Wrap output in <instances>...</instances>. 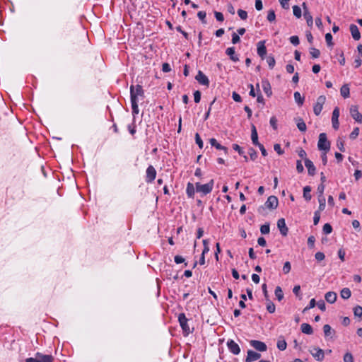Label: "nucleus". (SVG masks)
Returning a JSON list of instances; mask_svg holds the SVG:
<instances>
[{
    "mask_svg": "<svg viewBox=\"0 0 362 362\" xmlns=\"http://www.w3.org/2000/svg\"><path fill=\"white\" fill-rule=\"evenodd\" d=\"M301 332L306 334H312L313 329L312 327L308 323H303L300 326Z\"/></svg>",
    "mask_w": 362,
    "mask_h": 362,
    "instance_id": "obj_26",
    "label": "nucleus"
},
{
    "mask_svg": "<svg viewBox=\"0 0 362 362\" xmlns=\"http://www.w3.org/2000/svg\"><path fill=\"white\" fill-rule=\"evenodd\" d=\"M214 180H211L208 183L202 185L199 182L196 183V191L201 192L204 195L210 193L212 191L214 187Z\"/></svg>",
    "mask_w": 362,
    "mask_h": 362,
    "instance_id": "obj_2",
    "label": "nucleus"
},
{
    "mask_svg": "<svg viewBox=\"0 0 362 362\" xmlns=\"http://www.w3.org/2000/svg\"><path fill=\"white\" fill-rule=\"evenodd\" d=\"M209 143L212 146H214L218 150H223L226 154L228 153V148L222 145H221L216 139L211 138L209 139Z\"/></svg>",
    "mask_w": 362,
    "mask_h": 362,
    "instance_id": "obj_21",
    "label": "nucleus"
},
{
    "mask_svg": "<svg viewBox=\"0 0 362 362\" xmlns=\"http://www.w3.org/2000/svg\"><path fill=\"white\" fill-rule=\"evenodd\" d=\"M322 230L325 234H329L332 231V227L329 223H325L323 226Z\"/></svg>",
    "mask_w": 362,
    "mask_h": 362,
    "instance_id": "obj_45",
    "label": "nucleus"
},
{
    "mask_svg": "<svg viewBox=\"0 0 362 362\" xmlns=\"http://www.w3.org/2000/svg\"><path fill=\"white\" fill-rule=\"evenodd\" d=\"M350 115L358 123H362V115L358 112L356 105H351L349 109Z\"/></svg>",
    "mask_w": 362,
    "mask_h": 362,
    "instance_id": "obj_7",
    "label": "nucleus"
},
{
    "mask_svg": "<svg viewBox=\"0 0 362 362\" xmlns=\"http://www.w3.org/2000/svg\"><path fill=\"white\" fill-rule=\"evenodd\" d=\"M311 187L310 186H305L303 188V197L306 201H310L312 196L310 194Z\"/></svg>",
    "mask_w": 362,
    "mask_h": 362,
    "instance_id": "obj_29",
    "label": "nucleus"
},
{
    "mask_svg": "<svg viewBox=\"0 0 362 362\" xmlns=\"http://www.w3.org/2000/svg\"><path fill=\"white\" fill-rule=\"evenodd\" d=\"M291 269V263L289 262H286L283 267V272L286 274L290 272Z\"/></svg>",
    "mask_w": 362,
    "mask_h": 362,
    "instance_id": "obj_49",
    "label": "nucleus"
},
{
    "mask_svg": "<svg viewBox=\"0 0 362 362\" xmlns=\"http://www.w3.org/2000/svg\"><path fill=\"white\" fill-rule=\"evenodd\" d=\"M339 108L338 107H336L332 112V127L336 130L338 129L339 127Z\"/></svg>",
    "mask_w": 362,
    "mask_h": 362,
    "instance_id": "obj_9",
    "label": "nucleus"
},
{
    "mask_svg": "<svg viewBox=\"0 0 362 362\" xmlns=\"http://www.w3.org/2000/svg\"><path fill=\"white\" fill-rule=\"evenodd\" d=\"M290 42L291 44H293L295 46H297L299 45V38L296 35L291 36L290 37Z\"/></svg>",
    "mask_w": 362,
    "mask_h": 362,
    "instance_id": "obj_54",
    "label": "nucleus"
},
{
    "mask_svg": "<svg viewBox=\"0 0 362 362\" xmlns=\"http://www.w3.org/2000/svg\"><path fill=\"white\" fill-rule=\"evenodd\" d=\"M267 301H268L267 305V311L269 313H274L275 312V309H276L275 305L272 301H270L269 300H267Z\"/></svg>",
    "mask_w": 362,
    "mask_h": 362,
    "instance_id": "obj_41",
    "label": "nucleus"
},
{
    "mask_svg": "<svg viewBox=\"0 0 362 362\" xmlns=\"http://www.w3.org/2000/svg\"><path fill=\"white\" fill-rule=\"evenodd\" d=\"M294 99H295L296 103L299 106H301L304 103V97H302L299 92L294 93Z\"/></svg>",
    "mask_w": 362,
    "mask_h": 362,
    "instance_id": "obj_32",
    "label": "nucleus"
},
{
    "mask_svg": "<svg viewBox=\"0 0 362 362\" xmlns=\"http://www.w3.org/2000/svg\"><path fill=\"white\" fill-rule=\"evenodd\" d=\"M344 362H354V357L352 354L349 352H347L344 356Z\"/></svg>",
    "mask_w": 362,
    "mask_h": 362,
    "instance_id": "obj_48",
    "label": "nucleus"
},
{
    "mask_svg": "<svg viewBox=\"0 0 362 362\" xmlns=\"http://www.w3.org/2000/svg\"><path fill=\"white\" fill-rule=\"evenodd\" d=\"M35 357L37 358L38 362H53L54 360L52 355H45L40 352H37L35 354Z\"/></svg>",
    "mask_w": 362,
    "mask_h": 362,
    "instance_id": "obj_17",
    "label": "nucleus"
},
{
    "mask_svg": "<svg viewBox=\"0 0 362 362\" xmlns=\"http://www.w3.org/2000/svg\"><path fill=\"white\" fill-rule=\"evenodd\" d=\"M337 148L342 152H344L345 151V148H344V141L341 139H338L337 141Z\"/></svg>",
    "mask_w": 362,
    "mask_h": 362,
    "instance_id": "obj_55",
    "label": "nucleus"
},
{
    "mask_svg": "<svg viewBox=\"0 0 362 362\" xmlns=\"http://www.w3.org/2000/svg\"><path fill=\"white\" fill-rule=\"evenodd\" d=\"M340 93L342 97L346 98L349 96V88L348 85L345 84L342 86L340 90Z\"/></svg>",
    "mask_w": 362,
    "mask_h": 362,
    "instance_id": "obj_33",
    "label": "nucleus"
},
{
    "mask_svg": "<svg viewBox=\"0 0 362 362\" xmlns=\"http://www.w3.org/2000/svg\"><path fill=\"white\" fill-rule=\"evenodd\" d=\"M354 314L355 316L361 317L362 316V307L360 305H356L354 307Z\"/></svg>",
    "mask_w": 362,
    "mask_h": 362,
    "instance_id": "obj_43",
    "label": "nucleus"
},
{
    "mask_svg": "<svg viewBox=\"0 0 362 362\" xmlns=\"http://www.w3.org/2000/svg\"><path fill=\"white\" fill-rule=\"evenodd\" d=\"M248 154L250 156V158L252 160H256V158H257V151L253 149L252 148H250L248 151Z\"/></svg>",
    "mask_w": 362,
    "mask_h": 362,
    "instance_id": "obj_44",
    "label": "nucleus"
},
{
    "mask_svg": "<svg viewBox=\"0 0 362 362\" xmlns=\"http://www.w3.org/2000/svg\"><path fill=\"white\" fill-rule=\"evenodd\" d=\"M351 295V292L349 288H344L340 292V296L343 299H349Z\"/></svg>",
    "mask_w": 362,
    "mask_h": 362,
    "instance_id": "obj_31",
    "label": "nucleus"
},
{
    "mask_svg": "<svg viewBox=\"0 0 362 362\" xmlns=\"http://www.w3.org/2000/svg\"><path fill=\"white\" fill-rule=\"evenodd\" d=\"M310 353L317 361H321L324 359L325 353L320 348L314 347L313 349L310 350Z\"/></svg>",
    "mask_w": 362,
    "mask_h": 362,
    "instance_id": "obj_8",
    "label": "nucleus"
},
{
    "mask_svg": "<svg viewBox=\"0 0 362 362\" xmlns=\"http://www.w3.org/2000/svg\"><path fill=\"white\" fill-rule=\"evenodd\" d=\"M296 125H297L298 129L300 132H305L306 131V124L304 122L303 119H301L300 117L297 118L296 119Z\"/></svg>",
    "mask_w": 362,
    "mask_h": 362,
    "instance_id": "obj_28",
    "label": "nucleus"
},
{
    "mask_svg": "<svg viewBox=\"0 0 362 362\" xmlns=\"http://www.w3.org/2000/svg\"><path fill=\"white\" fill-rule=\"evenodd\" d=\"M206 12L205 11H199L198 13H197V16L198 18L202 21V23L204 24H206V21L205 20L206 18Z\"/></svg>",
    "mask_w": 362,
    "mask_h": 362,
    "instance_id": "obj_47",
    "label": "nucleus"
},
{
    "mask_svg": "<svg viewBox=\"0 0 362 362\" xmlns=\"http://www.w3.org/2000/svg\"><path fill=\"white\" fill-rule=\"evenodd\" d=\"M277 348L281 351H284L286 349L287 344L285 340H278L277 341Z\"/></svg>",
    "mask_w": 362,
    "mask_h": 362,
    "instance_id": "obj_39",
    "label": "nucleus"
},
{
    "mask_svg": "<svg viewBox=\"0 0 362 362\" xmlns=\"http://www.w3.org/2000/svg\"><path fill=\"white\" fill-rule=\"evenodd\" d=\"M269 123L274 129H277V119L276 118V117H272L270 118Z\"/></svg>",
    "mask_w": 362,
    "mask_h": 362,
    "instance_id": "obj_57",
    "label": "nucleus"
},
{
    "mask_svg": "<svg viewBox=\"0 0 362 362\" xmlns=\"http://www.w3.org/2000/svg\"><path fill=\"white\" fill-rule=\"evenodd\" d=\"M144 90H143V88L140 85H136V86H133L132 85L131 87H130V95H131V100H133V98L134 99V101H138L139 100V98L141 97V98H144Z\"/></svg>",
    "mask_w": 362,
    "mask_h": 362,
    "instance_id": "obj_3",
    "label": "nucleus"
},
{
    "mask_svg": "<svg viewBox=\"0 0 362 362\" xmlns=\"http://www.w3.org/2000/svg\"><path fill=\"white\" fill-rule=\"evenodd\" d=\"M325 298L329 303H334L337 300V295L334 291H329L325 294Z\"/></svg>",
    "mask_w": 362,
    "mask_h": 362,
    "instance_id": "obj_23",
    "label": "nucleus"
},
{
    "mask_svg": "<svg viewBox=\"0 0 362 362\" xmlns=\"http://www.w3.org/2000/svg\"><path fill=\"white\" fill-rule=\"evenodd\" d=\"M320 218V211H316L314 214L313 223L314 225H317Z\"/></svg>",
    "mask_w": 362,
    "mask_h": 362,
    "instance_id": "obj_56",
    "label": "nucleus"
},
{
    "mask_svg": "<svg viewBox=\"0 0 362 362\" xmlns=\"http://www.w3.org/2000/svg\"><path fill=\"white\" fill-rule=\"evenodd\" d=\"M250 345L259 351H265L267 349V346L265 343L258 340H251L250 342Z\"/></svg>",
    "mask_w": 362,
    "mask_h": 362,
    "instance_id": "obj_11",
    "label": "nucleus"
},
{
    "mask_svg": "<svg viewBox=\"0 0 362 362\" xmlns=\"http://www.w3.org/2000/svg\"><path fill=\"white\" fill-rule=\"evenodd\" d=\"M262 86L263 88L264 92L266 93V95L269 97L272 94V88L270 86V83L267 80H263L262 81Z\"/></svg>",
    "mask_w": 362,
    "mask_h": 362,
    "instance_id": "obj_22",
    "label": "nucleus"
},
{
    "mask_svg": "<svg viewBox=\"0 0 362 362\" xmlns=\"http://www.w3.org/2000/svg\"><path fill=\"white\" fill-rule=\"evenodd\" d=\"M131 103L133 115L139 114V110L138 107V101H134V99L133 98V100H131Z\"/></svg>",
    "mask_w": 362,
    "mask_h": 362,
    "instance_id": "obj_35",
    "label": "nucleus"
},
{
    "mask_svg": "<svg viewBox=\"0 0 362 362\" xmlns=\"http://www.w3.org/2000/svg\"><path fill=\"white\" fill-rule=\"evenodd\" d=\"M325 100L326 98L325 95H320L317 98V101L313 107V112L315 115L318 116L321 113Z\"/></svg>",
    "mask_w": 362,
    "mask_h": 362,
    "instance_id": "obj_6",
    "label": "nucleus"
},
{
    "mask_svg": "<svg viewBox=\"0 0 362 362\" xmlns=\"http://www.w3.org/2000/svg\"><path fill=\"white\" fill-rule=\"evenodd\" d=\"M359 134V128L356 127L354 129L352 132L350 134L349 137L351 139H355Z\"/></svg>",
    "mask_w": 362,
    "mask_h": 362,
    "instance_id": "obj_51",
    "label": "nucleus"
},
{
    "mask_svg": "<svg viewBox=\"0 0 362 362\" xmlns=\"http://www.w3.org/2000/svg\"><path fill=\"white\" fill-rule=\"evenodd\" d=\"M267 62L271 69H272L275 65V59L272 56H269L267 58Z\"/></svg>",
    "mask_w": 362,
    "mask_h": 362,
    "instance_id": "obj_46",
    "label": "nucleus"
},
{
    "mask_svg": "<svg viewBox=\"0 0 362 362\" xmlns=\"http://www.w3.org/2000/svg\"><path fill=\"white\" fill-rule=\"evenodd\" d=\"M252 132H251V139L252 141V144L255 146H258L260 144L258 141V134L256 129V127L255 125H252Z\"/></svg>",
    "mask_w": 362,
    "mask_h": 362,
    "instance_id": "obj_24",
    "label": "nucleus"
},
{
    "mask_svg": "<svg viewBox=\"0 0 362 362\" xmlns=\"http://www.w3.org/2000/svg\"><path fill=\"white\" fill-rule=\"evenodd\" d=\"M319 202V211H323L325 209L326 200L325 197H318Z\"/></svg>",
    "mask_w": 362,
    "mask_h": 362,
    "instance_id": "obj_38",
    "label": "nucleus"
},
{
    "mask_svg": "<svg viewBox=\"0 0 362 362\" xmlns=\"http://www.w3.org/2000/svg\"><path fill=\"white\" fill-rule=\"evenodd\" d=\"M293 15L298 18L302 16L301 8L297 5L293 6Z\"/></svg>",
    "mask_w": 362,
    "mask_h": 362,
    "instance_id": "obj_37",
    "label": "nucleus"
},
{
    "mask_svg": "<svg viewBox=\"0 0 362 362\" xmlns=\"http://www.w3.org/2000/svg\"><path fill=\"white\" fill-rule=\"evenodd\" d=\"M274 149L279 155H281L284 153V151L282 150L281 145L279 144H274Z\"/></svg>",
    "mask_w": 362,
    "mask_h": 362,
    "instance_id": "obj_59",
    "label": "nucleus"
},
{
    "mask_svg": "<svg viewBox=\"0 0 362 362\" xmlns=\"http://www.w3.org/2000/svg\"><path fill=\"white\" fill-rule=\"evenodd\" d=\"M195 78L202 85L208 86L209 84V81L207 76L202 71H198Z\"/></svg>",
    "mask_w": 362,
    "mask_h": 362,
    "instance_id": "obj_15",
    "label": "nucleus"
},
{
    "mask_svg": "<svg viewBox=\"0 0 362 362\" xmlns=\"http://www.w3.org/2000/svg\"><path fill=\"white\" fill-rule=\"evenodd\" d=\"M267 18L269 22L275 21L276 15H275V12L274 10L271 9L268 11Z\"/></svg>",
    "mask_w": 362,
    "mask_h": 362,
    "instance_id": "obj_40",
    "label": "nucleus"
},
{
    "mask_svg": "<svg viewBox=\"0 0 362 362\" xmlns=\"http://www.w3.org/2000/svg\"><path fill=\"white\" fill-rule=\"evenodd\" d=\"M350 32L351 33L352 37L355 40H358L361 38V33L358 27L355 24H351L349 27Z\"/></svg>",
    "mask_w": 362,
    "mask_h": 362,
    "instance_id": "obj_19",
    "label": "nucleus"
},
{
    "mask_svg": "<svg viewBox=\"0 0 362 362\" xmlns=\"http://www.w3.org/2000/svg\"><path fill=\"white\" fill-rule=\"evenodd\" d=\"M227 346L229 351L235 355H238L240 352V348L239 345L233 339H229L227 341Z\"/></svg>",
    "mask_w": 362,
    "mask_h": 362,
    "instance_id": "obj_10",
    "label": "nucleus"
},
{
    "mask_svg": "<svg viewBox=\"0 0 362 362\" xmlns=\"http://www.w3.org/2000/svg\"><path fill=\"white\" fill-rule=\"evenodd\" d=\"M275 296L279 301L284 298V293L280 286H276L274 291Z\"/></svg>",
    "mask_w": 362,
    "mask_h": 362,
    "instance_id": "obj_34",
    "label": "nucleus"
},
{
    "mask_svg": "<svg viewBox=\"0 0 362 362\" xmlns=\"http://www.w3.org/2000/svg\"><path fill=\"white\" fill-rule=\"evenodd\" d=\"M226 53L227 55H228L230 57V59L233 61V62H238L239 60L238 57L237 55H235V48L233 47H228L226 51Z\"/></svg>",
    "mask_w": 362,
    "mask_h": 362,
    "instance_id": "obj_25",
    "label": "nucleus"
},
{
    "mask_svg": "<svg viewBox=\"0 0 362 362\" xmlns=\"http://www.w3.org/2000/svg\"><path fill=\"white\" fill-rule=\"evenodd\" d=\"M257 54L263 59L267 54V48L264 45V41H260L257 43Z\"/></svg>",
    "mask_w": 362,
    "mask_h": 362,
    "instance_id": "obj_20",
    "label": "nucleus"
},
{
    "mask_svg": "<svg viewBox=\"0 0 362 362\" xmlns=\"http://www.w3.org/2000/svg\"><path fill=\"white\" fill-rule=\"evenodd\" d=\"M278 199L276 196H269L264 203V206H261L258 208V212L265 215V208L275 209L278 206Z\"/></svg>",
    "mask_w": 362,
    "mask_h": 362,
    "instance_id": "obj_1",
    "label": "nucleus"
},
{
    "mask_svg": "<svg viewBox=\"0 0 362 362\" xmlns=\"http://www.w3.org/2000/svg\"><path fill=\"white\" fill-rule=\"evenodd\" d=\"M238 14L242 20H246L247 18V13L244 10L238 9Z\"/></svg>",
    "mask_w": 362,
    "mask_h": 362,
    "instance_id": "obj_52",
    "label": "nucleus"
},
{
    "mask_svg": "<svg viewBox=\"0 0 362 362\" xmlns=\"http://www.w3.org/2000/svg\"><path fill=\"white\" fill-rule=\"evenodd\" d=\"M127 128L132 135L136 133V126L134 122L132 124H129Z\"/></svg>",
    "mask_w": 362,
    "mask_h": 362,
    "instance_id": "obj_64",
    "label": "nucleus"
},
{
    "mask_svg": "<svg viewBox=\"0 0 362 362\" xmlns=\"http://www.w3.org/2000/svg\"><path fill=\"white\" fill-rule=\"evenodd\" d=\"M269 231H270V229H269V223H266V224L261 226L260 232L262 233V234H264V235L268 234L269 233Z\"/></svg>",
    "mask_w": 362,
    "mask_h": 362,
    "instance_id": "obj_42",
    "label": "nucleus"
},
{
    "mask_svg": "<svg viewBox=\"0 0 362 362\" xmlns=\"http://www.w3.org/2000/svg\"><path fill=\"white\" fill-rule=\"evenodd\" d=\"M156 176V171L153 166L149 165L146 169V180L147 182H153Z\"/></svg>",
    "mask_w": 362,
    "mask_h": 362,
    "instance_id": "obj_12",
    "label": "nucleus"
},
{
    "mask_svg": "<svg viewBox=\"0 0 362 362\" xmlns=\"http://www.w3.org/2000/svg\"><path fill=\"white\" fill-rule=\"evenodd\" d=\"M305 165L308 169V174L311 176H313L316 171V168L313 163L308 158H305Z\"/></svg>",
    "mask_w": 362,
    "mask_h": 362,
    "instance_id": "obj_18",
    "label": "nucleus"
},
{
    "mask_svg": "<svg viewBox=\"0 0 362 362\" xmlns=\"http://www.w3.org/2000/svg\"><path fill=\"white\" fill-rule=\"evenodd\" d=\"M215 17L218 21L222 22L224 20V17L222 13L215 11L214 13Z\"/></svg>",
    "mask_w": 362,
    "mask_h": 362,
    "instance_id": "obj_61",
    "label": "nucleus"
},
{
    "mask_svg": "<svg viewBox=\"0 0 362 362\" xmlns=\"http://www.w3.org/2000/svg\"><path fill=\"white\" fill-rule=\"evenodd\" d=\"M325 186L324 184L321 183L317 187V193H318V197H324V191H325Z\"/></svg>",
    "mask_w": 362,
    "mask_h": 362,
    "instance_id": "obj_50",
    "label": "nucleus"
},
{
    "mask_svg": "<svg viewBox=\"0 0 362 362\" xmlns=\"http://www.w3.org/2000/svg\"><path fill=\"white\" fill-rule=\"evenodd\" d=\"M277 227L283 236H286L288 234V228L286 225L285 219L280 218L277 221Z\"/></svg>",
    "mask_w": 362,
    "mask_h": 362,
    "instance_id": "obj_13",
    "label": "nucleus"
},
{
    "mask_svg": "<svg viewBox=\"0 0 362 362\" xmlns=\"http://www.w3.org/2000/svg\"><path fill=\"white\" fill-rule=\"evenodd\" d=\"M195 141L200 148H203V141L198 133L195 134Z\"/></svg>",
    "mask_w": 362,
    "mask_h": 362,
    "instance_id": "obj_53",
    "label": "nucleus"
},
{
    "mask_svg": "<svg viewBox=\"0 0 362 362\" xmlns=\"http://www.w3.org/2000/svg\"><path fill=\"white\" fill-rule=\"evenodd\" d=\"M310 54L313 58L316 59L318 58L320 55V52L318 49L315 47H311L310 49Z\"/></svg>",
    "mask_w": 362,
    "mask_h": 362,
    "instance_id": "obj_36",
    "label": "nucleus"
},
{
    "mask_svg": "<svg viewBox=\"0 0 362 362\" xmlns=\"http://www.w3.org/2000/svg\"><path fill=\"white\" fill-rule=\"evenodd\" d=\"M240 40V38L239 35L237 33H233L232 35V43L236 44V43L239 42Z\"/></svg>",
    "mask_w": 362,
    "mask_h": 362,
    "instance_id": "obj_63",
    "label": "nucleus"
},
{
    "mask_svg": "<svg viewBox=\"0 0 362 362\" xmlns=\"http://www.w3.org/2000/svg\"><path fill=\"white\" fill-rule=\"evenodd\" d=\"M323 332L325 336L327 337H332L334 334V331L332 329V327L329 325H325L323 327Z\"/></svg>",
    "mask_w": 362,
    "mask_h": 362,
    "instance_id": "obj_30",
    "label": "nucleus"
},
{
    "mask_svg": "<svg viewBox=\"0 0 362 362\" xmlns=\"http://www.w3.org/2000/svg\"><path fill=\"white\" fill-rule=\"evenodd\" d=\"M260 357H261L260 354L255 352L252 350H248L247 355L245 358V362H252V361L259 359Z\"/></svg>",
    "mask_w": 362,
    "mask_h": 362,
    "instance_id": "obj_16",
    "label": "nucleus"
},
{
    "mask_svg": "<svg viewBox=\"0 0 362 362\" xmlns=\"http://www.w3.org/2000/svg\"><path fill=\"white\" fill-rule=\"evenodd\" d=\"M315 257L317 261H322L325 259V256L323 252H317L315 253Z\"/></svg>",
    "mask_w": 362,
    "mask_h": 362,
    "instance_id": "obj_58",
    "label": "nucleus"
},
{
    "mask_svg": "<svg viewBox=\"0 0 362 362\" xmlns=\"http://www.w3.org/2000/svg\"><path fill=\"white\" fill-rule=\"evenodd\" d=\"M196 189L192 183L189 182L187 185L186 193L189 198H193Z\"/></svg>",
    "mask_w": 362,
    "mask_h": 362,
    "instance_id": "obj_27",
    "label": "nucleus"
},
{
    "mask_svg": "<svg viewBox=\"0 0 362 362\" xmlns=\"http://www.w3.org/2000/svg\"><path fill=\"white\" fill-rule=\"evenodd\" d=\"M178 321L180 322V325L183 331V333L185 336L188 335L192 332L189 326L188 325V320L187 319L184 313H180L178 315Z\"/></svg>",
    "mask_w": 362,
    "mask_h": 362,
    "instance_id": "obj_5",
    "label": "nucleus"
},
{
    "mask_svg": "<svg viewBox=\"0 0 362 362\" xmlns=\"http://www.w3.org/2000/svg\"><path fill=\"white\" fill-rule=\"evenodd\" d=\"M303 7L304 9L303 16L306 20L307 24L309 27H312L313 25V19L311 13L308 11L305 3H303Z\"/></svg>",
    "mask_w": 362,
    "mask_h": 362,
    "instance_id": "obj_14",
    "label": "nucleus"
},
{
    "mask_svg": "<svg viewBox=\"0 0 362 362\" xmlns=\"http://www.w3.org/2000/svg\"><path fill=\"white\" fill-rule=\"evenodd\" d=\"M194 100L195 103H199V101L201 100V93H200V91L196 90L194 93Z\"/></svg>",
    "mask_w": 362,
    "mask_h": 362,
    "instance_id": "obj_62",
    "label": "nucleus"
},
{
    "mask_svg": "<svg viewBox=\"0 0 362 362\" xmlns=\"http://www.w3.org/2000/svg\"><path fill=\"white\" fill-rule=\"evenodd\" d=\"M325 40L329 46H332V35L331 33H327L325 35Z\"/></svg>",
    "mask_w": 362,
    "mask_h": 362,
    "instance_id": "obj_60",
    "label": "nucleus"
},
{
    "mask_svg": "<svg viewBox=\"0 0 362 362\" xmlns=\"http://www.w3.org/2000/svg\"><path fill=\"white\" fill-rule=\"evenodd\" d=\"M317 147L320 150H322L326 152L329 150L330 142L327 140V134L325 133L320 134Z\"/></svg>",
    "mask_w": 362,
    "mask_h": 362,
    "instance_id": "obj_4",
    "label": "nucleus"
}]
</instances>
